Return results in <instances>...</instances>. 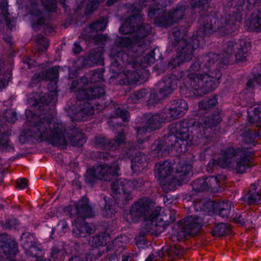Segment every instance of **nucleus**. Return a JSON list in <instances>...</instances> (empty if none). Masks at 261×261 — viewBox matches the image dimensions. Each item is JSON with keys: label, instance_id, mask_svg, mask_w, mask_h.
I'll return each instance as SVG.
<instances>
[{"label": "nucleus", "instance_id": "nucleus-1", "mask_svg": "<svg viewBox=\"0 0 261 261\" xmlns=\"http://www.w3.org/2000/svg\"><path fill=\"white\" fill-rule=\"evenodd\" d=\"M203 67L199 65V62L194 63L190 68L188 74L189 80L185 85L186 88L189 90L201 91V93H206L214 90L219 83L220 74L216 77L208 74H201Z\"/></svg>", "mask_w": 261, "mask_h": 261}, {"label": "nucleus", "instance_id": "nucleus-2", "mask_svg": "<svg viewBox=\"0 0 261 261\" xmlns=\"http://www.w3.org/2000/svg\"><path fill=\"white\" fill-rule=\"evenodd\" d=\"M188 105L184 100H178L172 103L170 109L165 110V114L162 118L158 114L147 116V126L146 130L159 129L161 127V123L163 121H170L172 119L179 118L184 115L188 109Z\"/></svg>", "mask_w": 261, "mask_h": 261}, {"label": "nucleus", "instance_id": "nucleus-3", "mask_svg": "<svg viewBox=\"0 0 261 261\" xmlns=\"http://www.w3.org/2000/svg\"><path fill=\"white\" fill-rule=\"evenodd\" d=\"M248 162L244 153L230 148L223 154L218 164L222 168H233L237 172L242 173L245 172Z\"/></svg>", "mask_w": 261, "mask_h": 261}, {"label": "nucleus", "instance_id": "nucleus-4", "mask_svg": "<svg viewBox=\"0 0 261 261\" xmlns=\"http://www.w3.org/2000/svg\"><path fill=\"white\" fill-rule=\"evenodd\" d=\"M188 128L187 123L179 122L171 124L169 127V140L174 142L171 144L172 149L176 150L179 153L184 152L182 150L187 144V139L189 138Z\"/></svg>", "mask_w": 261, "mask_h": 261}, {"label": "nucleus", "instance_id": "nucleus-5", "mask_svg": "<svg viewBox=\"0 0 261 261\" xmlns=\"http://www.w3.org/2000/svg\"><path fill=\"white\" fill-rule=\"evenodd\" d=\"M201 222L199 218L192 216L187 218L184 221L175 225L171 232V239L173 241H178L187 234L193 233V230H198Z\"/></svg>", "mask_w": 261, "mask_h": 261}, {"label": "nucleus", "instance_id": "nucleus-6", "mask_svg": "<svg viewBox=\"0 0 261 261\" xmlns=\"http://www.w3.org/2000/svg\"><path fill=\"white\" fill-rule=\"evenodd\" d=\"M118 166L115 164L113 166L101 165L89 169L86 172V179L88 182H93L95 179L110 180L117 174Z\"/></svg>", "mask_w": 261, "mask_h": 261}, {"label": "nucleus", "instance_id": "nucleus-7", "mask_svg": "<svg viewBox=\"0 0 261 261\" xmlns=\"http://www.w3.org/2000/svg\"><path fill=\"white\" fill-rule=\"evenodd\" d=\"M43 124L48 125L49 130L47 131L48 136L47 139L53 144L63 145L68 142L64 133V125L62 123H56L54 119L50 121L45 120L43 121Z\"/></svg>", "mask_w": 261, "mask_h": 261}, {"label": "nucleus", "instance_id": "nucleus-8", "mask_svg": "<svg viewBox=\"0 0 261 261\" xmlns=\"http://www.w3.org/2000/svg\"><path fill=\"white\" fill-rule=\"evenodd\" d=\"M127 27V23L125 22L119 29L120 32L122 33L130 34L128 37H126L121 39L120 45L122 46L127 47L132 43L139 44L140 45L141 40L150 30V26L148 25L146 26V30H145L144 27L143 26L140 27L135 31L134 29L133 30L132 28L128 29Z\"/></svg>", "mask_w": 261, "mask_h": 261}, {"label": "nucleus", "instance_id": "nucleus-9", "mask_svg": "<svg viewBox=\"0 0 261 261\" xmlns=\"http://www.w3.org/2000/svg\"><path fill=\"white\" fill-rule=\"evenodd\" d=\"M251 48V43L247 39L228 43L225 48L226 56L233 54L238 61H243L248 55Z\"/></svg>", "mask_w": 261, "mask_h": 261}, {"label": "nucleus", "instance_id": "nucleus-10", "mask_svg": "<svg viewBox=\"0 0 261 261\" xmlns=\"http://www.w3.org/2000/svg\"><path fill=\"white\" fill-rule=\"evenodd\" d=\"M160 210V208L156 209L144 222L145 229L156 234L161 233L167 225L161 215L158 213Z\"/></svg>", "mask_w": 261, "mask_h": 261}, {"label": "nucleus", "instance_id": "nucleus-11", "mask_svg": "<svg viewBox=\"0 0 261 261\" xmlns=\"http://www.w3.org/2000/svg\"><path fill=\"white\" fill-rule=\"evenodd\" d=\"M152 206L153 202L149 199L147 198L141 199L133 205L130 211V218H127V220L132 221L136 220L138 217L144 215L146 212L150 210Z\"/></svg>", "mask_w": 261, "mask_h": 261}, {"label": "nucleus", "instance_id": "nucleus-12", "mask_svg": "<svg viewBox=\"0 0 261 261\" xmlns=\"http://www.w3.org/2000/svg\"><path fill=\"white\" fill-rule=\"evenodd\" d=\"M245 27L251 31H261V10L251 14L245 21Z\"/></svg>", "mask_w": 261, "mask_h": 261}, {"label": "nucleus", "instance_id": "nucleus-13", "mask_svg": "<svg viewBox=\"0 0 261 261\" xmlns=\"http://www.w3.org/2000/svg\"><path fill=\"white\" fill-rule=\"evenodd\" d=\"M155 171L156 177L163 178L167 182L170 179L169 175L171 172V164L169 162H165L162 164H157L155 166Z\"/></svg>", "mask_w": 261, "mask_h": 261}, {"label": "nucleus", "instance_id": "nucleus-14", "mask_svg": "<svg viewBox=\"0 0 261 261\" xmlns=\"http://www.w3.org/2000/svg\"><path fill=\"white\" fill-rule=\"evenodd\" d=\"M178 81L175 76L167 79L164 82H161L160 86L161 88V93L163 96L170 94L173 90L176 87Z\"/></svg>", "mask_w": 261, "mask_h": 261}, {"label": "nucleus", "instance_id": "nucleus-15", "mask_svg": "<svg viewBox=\"0 0 261 261\" xmlns=\"http://www.w3.org/2000/svg\"><path fill=\"white\" fill-rule=\"evenodd\" d=\"M76 214L82 217H90L91 216V208L88 205V201L86 198L80 200L75 207Z\"/></svg>", "mask_w": 261, "mask_h": 261}, {"label": "nucleus", "instance_id": "nucleus-16", "mask_svg": "<svg viewBox=\"0 0 261 261\" xmlns=\"http://www.w3.org/2000/svg\"><path fill=\"white\" fill-rule=\"evenodd\" d=\"M104 93V90L102 88L96 87L88 90H84L79 92L78 97L80 99H93L99 97Z\"/></svg>", "mask_w": 261, "mask_h": 261}, {"label": "nucleus", "instance_id": "nucleus-17", "mask_svg": "<svg viewBox=\"0 0 261 261\" xmlns=\"http://www.w3.org/2000/svg\"><path fill=\"white\" fill-rule=\"evenodd\" d=\"M146 158L145 154L138 153L132 161V168L135 172L141 171L145 166Z\"/></svg>", "mask_w": 261, "mask_h": 261}, {"label": "nucleus", "instance_id": "nucleus-18", "mask_svg": "<svg viewBox=\"0 0 261 261\" xmlns=\"http://www.w3.org/2000/svg\"><path fill=\"white\" fill-rule=\"evenodd\" d=\"M132 185L133 184L130 181H127L124 179H120L112 184V188L114 191L117 193L125 194L126 193V191L129 188H135V187H131Z\"/></svg>", "mask_w": 261, "mask_h": 261}, {"label": "nucleus", "instance_id": "nucleus-19", "mask_svg": "<svg viewBox=\"0 0 261 261\" xmlns=\"http://www.w3.org/2000/svg\"><path fill=\"white\" fill-rule=\"evenodd\" d=\"M50 74H51L53 75V77L51 79V82L54 84V87H53V91L51 92L50 96H48V99L46 101L47 104H54L56 101L57 97V92L55 91L56 89V83H57V80L58 79V68L56 67H55L51 69V70L49 71Z\"/></svg>", "mask_w": 261, "mask_h": 261}, {"label": "nucleus", "instance_id": "nucleus-20", "mask_svg": "<svg viewBox=\"0 0 261 261\" xmlns=\"http://www.w3.org/2000/svg\"><path fill=\"white\" fill-rule=\"evenodd\" d=\"M192 53L190 51L189 53H186L185 49H183V52L177 58L174 59L169 64V65L175 68L176 66L179 65L180 63L184 61H188L191 59Z\"/></svg>", "mask_w": 261, "mask_h": 261}, {"label": "nucleus", "instance_id": "nucleus-21", "mask_svg": "<svg viewBox=\"0 0 261 261\" xmlns=\"http://www.w3.org/2000/svg\"><path fill=\"white\" fill-rule=\"evenodd\" d=\"M258 184H254L251 185L249 194L247 196L248 201L249 203L258 202L261 200V196L259 193L255 192L257 189Z\"/></svg>", "mask_w": 261, "mask_h": 261}, {"label": "nucleus", "instance_id": "nucleus-22", "mask_svg": "<svg viewBox=\"0 0 261 261\" xmlns=\"http://www.w3.org/2000/svg\"><path fill=\"white\" fill-rule=\"evenodd\" d=\"M220 209V215L223 218H226L230 215V210L232 206V203L230 201H222L219 203Z\"/></svg>", "mask_w": 261, "mask_h": 261}, {"label": "nucleus", "instance_id": "nucleus-23", "mask_svg": "<svg viewBox=\"0 0 261 261\" xmlns=\"http://www.w3.org/2000/svg\"><path fill=\"white\" fill-rule=\"evenodd\" d=\"M229 228L224 223H220L216 225L213 230V234L215 236H222L229 232Z\"/></svg>", "mask_w": 261, "mask_h": 261}, {"label": "nucleus", "instance_id": "nucleus-24", "mask_svg": "<svg viewBox=\"0 0 261 261\" xmlns=\"http://www.w3.org/2000/svg\"><path fill=\"white\" fill-rule=\"evenodd\" d=\"M92 229L87 223H84L80 228L74 229V233L80 237H85L91 233Z\"/></svg>", "mask_w": 261, "mask_h": 261}, {"label": "nucleus", "instance_id": "nucleus-25", "mask_svg": "<svg viewBox=\"0 0 261 261\" xmlns=\"http://www.w3.org/2000/svg\"><path fill=\"white\" fill-rule=\"evenodd\" d=\"M150 149L153 156H160L162 155L163 148L162 147V144L159 141L155 142L151 146Z\"/></svg>", "mask_w": 261, "mask_h": 261}, {"label": "nucleus", "instance_id": "nucleus-26", "mask_svg": "<svg viewBox=\"0 0 261 261\" xmlns=\"http://www.w3.org/2000/svg\"><path fill=\"white\" fill-rule=\"evenodd\" d=\"M106 241L103 236H98L93 237L89 241V244L93 247H97L103 245Z\"/></svg>", "mask_w": 261, "mask_h": 261}, {"label": "nucleus", "instance_id": "nucleus-27", "mask_svg": "<svg viewBox=\"0 0 261 261\" xmlns=\"http://www.w3.org/2000/svg\"><path fill=\"white\" fill-rule=\"evenodd\" d=\"M107 24V20L105 18H102L100 19L99 21L95 22L92 25V29L96 31H102L106 28Z\"/></svg>", "mask_w": 261, "mask_h": 261}, {"label": "nucleus", "instance_id": "nucleus-28", "mask_svg": "<svg viewBox=\"0 0 261 261\" xmlns=\"http://www.w3.org/2000/svg\"><path fill=\"white\" fill-rule=\"evenodd\" d=\"M8 11H7V4L6 0H3L0 7V17H2V20L5 21H8Z\"/></svg>", "mask_w": 261, "mask_h": 261}, {"label": "nucleus", "instance_id": "nucleus-29", "mask_svg": "<svg viewBox=\"0 0 261 261\" xmlns=\"http://www.w3.org/2000/svg\"><path fill=\"white\" fill-rule=\"evenodd\" d=\"M254 83L261 86V74L255 75L253 80H249L247 84V89H251L254 87Z\"/></svg>", "mask_w": 261, "mask_h": 261}, {"label": "nucleus", "instance_id": "nucleus-30", "mask_svg": "<svg viewBox=\"0 0 261 261\" xmlns=\"http://www.w3.org/2000/svg\"><path fill=\"white\" fill-rule=\"evenodd\" d=\"M42 3L49 11L54 10L56 7L54 0H42Z\"/></svg>", "mask_w": 261, "mask_h": 261}, {"label": "nucleus", "instance_id": "nucleus-31", "mask_svg": "<svg viewBox=\"0 0 261 261\" xmlns=\"http://www.w3.org/2000/svg\"><path fill=\"white\" fill-rule=\"evenodd\" d=\"M11 79V75H7L3 80L0 81V90H3L8 85V83Z\"/></svg>", "mask_w": 261, "mask_h": 261}, {"label": "nucleus", "instance_id": "nucleus-32", "mask_svg": "<svg viewBox=\"0 0 261 261\" xmlns=\"http://www.w3.org/2000/svg\"><path fill=\"white\" fill-rule=\"evenodd\" d=\"M192 170V166L191 165H186L185 166L180 167V169H178L177 172L183 173L184 175H187L189 173L190 171Z\"/></svg>", "mask_w": 261, "mask_h": 261}, {"label": "nucleus", "instance_id": "nucleus-33", "mask_svg": "<svg viewBox=\"0 0 261 261\" xmlns=\"http://www.w3.org/2000/svg\"><path fill=\"white\" fill-rule=\"evenodd\" d=\"M28 186V181L25 178H20L17 180V187L20 189H23Z\"/></svg>", "mask_w": 261, "mask_h": 261}, {"label": "nucleus", "instance_id": "nucleus-34", "mask_svg": "<svg viewBox=\"0 0 261 261\" xmlns=\"http://www.w3.org/2000/svg\"><path fill=\"white\" fill-rule=\"evenodd\" d=\"M208 3V0H192L193 7H200L205 6Z\"/></svg>", "mask_w": 261, "mask_h": 261}, {"label": "nucleus", "instance_id": "nucleus-35", "mask_svg": "<svg viewBox=\"0 0 261 261\" xmlns=\"http://www.w3.org/2000/svg\"><path fill=\"white\" fill-rule=\"evenodd\" d=\"M117 113L123 119V121H126L128 118V112L126 111H122L120 109L117 110Z\"/></svg>", "mask_w": 261, "mask_h": 261}, {"label": "nucleus", "instance_id": "nucleus-36", "mask_svg": "<svg viewBox=\"0 0 261 261\" xmlns=\"http://www.w3.org/2000/svg\"><path fill=\"white\" fill-rule=\"evenodd\" d=\"M124 140V136L122 134H120L118 135L116 138V139L114 141L117 144L122 143L123 142Z\"/></svg>", "mask_w": 261, "mask_h": 261}, {"label": "nucleus", "instance_id": "nucleus-37", "mask_svg": "<svg viewBox=\"0 0 261 261\" xmlns=\"http://www.w3.org/2000/svg\"><path fill=\"white\" fill-rule=\"evenodd\" d=\"M138 75L135 72H132L130 74V83H134L138 80Z\"/></svg>", "mask_w": 261, "mask_h": 261}, {"label": "nucleus", "instance_id": "nucleus-38", "mask_svg": "<svg viewBox=\"0 0 261 261\" xmlns=\"http://www.w3.org/2000/svg\"><path fill=\"white\" fill-rule=\"evenodd\" d=\"M213 27H212L211 25L206 24L204 27V32L205 34H208L212 33Z\"/></svg>", "mask_w": 261, "mask_h": 261}, {"label": "nucleus", "instance_id": "nucleus-39", "mask_svg": "<svg viewBox=\"0 0 261 261\" xmlns=\"http://www.w3.org/2000/svg\"><path fill=\"white\" fill-rule=\"evenodd\" d=\"M105 209H106V211H107L108 210H109V212L108 213H107V214H106V215L108 217H111V215L112 214H113V212H114V210L113 209H111L109 207V206L107 204L106 206H105Z\"/></svg>", "mask_w": 261, "mask_h": 261}, {"label": "nucleus", "instance_id": "nucleus-40", "mask_svg": "<svg viewBox=\"0 0 261 261\" xmlns=\"http://www.w3.org/2000/svg\"><path fill=\"white\" fill-rule=\"evenodd\" d=\"M217 103V100L215 97H213L212 99H210L208 101H207V105L208 106H215Z\"/></svg>", "mask_w": 261, "mask_h": 261}, {"label": "nucleus", "instance_id": "nucleus-41", "mask_svg": "<svg viewBox=\"0 0 261 261\" xmlns=\"http://www.w3.org/2000/svg\"><path fill=\"white\" fill-rule=\"evenodd\" d=\"M81 50V47L78 44L75 43L74 44V47L73 48V50L75 53H79L80 52Z\"/></svg>", "mask_w": 261, "mask_h": 261}, {"label": "nucleus", "instance_id": "nucleus-42", "mask_svg": "<svg viewBox=\"0 0 261 261\" xmlns=\"http://www.w3.org/2000/svg\"><path fill=\"white\" fill-rule=\"evenodd\" d=\"M155 59L154 57L152 56V55H149V57L148 58L147 60L146 61V63L147 64H150L154 62Z\"/></svg>", "mask_w": 261, "mask_h": 261}, {"label": "nucleus", "instance_id": "nucleus-43", "mask_svg": "<svg viewBox=\"0 0 261 261\" xmlns=\"http://www.w3.org/2000/svg\"><path fill=\"white\" fill-rule=\"evenodd\" d=\"M108 39V37L106 35L100 36L99 37V42L102 44L103 42H106Z\"/></svg>", "mask_w": 261, "mask_h": 261}, {"label": "nucleus", "instance_id": "nucleus-44", "mask_svg": "<svg viewBox=\"0 0 261 261\" xmlns=\"http://www.w3.org/2000/svg\"><path fill=\"white\" fill-rule=\"evenodd\" d=\"M254 110L255 114H257L258 113H261V106H257V107L254 108Z\"/></svg>", "mask_w": 261, "mask_h": 261}, {"label": "nucleus", "instance_id": "nucleus-45", "mask_svg": "<svg viewBox=\"0 0 261 261\" xmlns=\"http://www.w3.org/2000/svg\"><path fill=\"white\" fill-rule=\"evenodd\" d=\"M178 184H179V182L176 179H172V181L169 183V185L170 186H172V185L173 186H176V185H178Z\"/></svg>", "mask_w": 261, "mask_h": 261}, {"label": "nucleus", "instance_id": "nucleus-46", "mask_svg": "<svg viewBox=\"0 0 261 261\" xmlns=\"http://www.w3.org/2000/svg\"><path fill=\"white\" fill-rule=\"evenodd\" d=\"M67 226V224L65 222H60L58 224L59 227H61L63 229L65 228Z\"/></svg>", "mask_w": 261, "mask_h": 261}, {"label": "nucleus", "instance_id": "nucleus-47", "mask_svg": "<svg viewBox=\"0 0 261 261\" xmlns=\"http://www.w3.org/2000/svg\"><path fill=\"white\" fill-rule=\"evenodd\" d=\"M42 42L44 43V44H42L43 47L44 48H46L48 46V39L46 38H43Z\"/></svg>", "mask_w": 261, "mask_h": 261}, {"label": "nucleus", "instance_id": "nucleus-48", "mask_svg": "<svg viewBox=\"0 0 261 261\" xmlns=\"http://www.w3.org/2000/svg\"><path fill=\"white\" fill-rule=\"evenodd\" d=\"M154 255L153 254H150L148 258L145 260V261H155L154 259Z\"/></svg>", "mask_w": 261, "mask_h": 261}, {"label": "nucleus", "instance_id": "nucleus-49", "mask_svg": "<svg viewBox=\"0 0 261 261\" xmlns=\"http://www.w3.org/2000/svg\"><path fill=\"white\" fill-rule=\"evenodd\" d=\"M25 234H23V236L21 237V242H22V243L24 246V247L26 248L27 247V245H25V243L27 242V241H25Z\"/></svg>", "mask_w": 261, "mask_h": 261}, {"label": "nucleus", "instance_id": "nucleus-50", "mask_svg": "<svg viewBox=\"0 0 261 261\" xmlns=\"http://www.w3.org/2000/svg\"><path fill=\"white\" fill-rule=\"evenodd\" d=\"M69 261H81V260L80 257L75 256L71 258Z\"/></svg>", "mask_w": 261, "mask_h": 261}, {"label": "nucleus", "instance_id": "nucleus-51", "mask_svg": "<svg viewBox=\"0 0 261 261\" xmlns=\"http://www.w3.org/2000/svg\"><path fill=\"white\" fill-rule=\"evenodd\" d=\"M200 108H204L205 109V101L202 102L199 104V106Z\"/></svg>", "mask_w": 261, "mask_h": 261}, {"label": "nucleus", "instance_id": "nucleus-52", "mask_svg": "<svg viewBox=\"0 0 261 261\" xmlns=\"http://www.w3.org/2000/svg\"><path fill=\"white\" fill-rule=\"evenodd\" d=\"M144 132V129H138L137 130V133H138V135H141L142 133Z\"/></svg>", "mask_w": 261, "mask_h": 261}, {"label": "nucleus", "instance_id": "nucleus-53", "mask_svg": "<svg viewBox=\"0 0 261 261\" xmlns=\"http://www.w3.org/2000/svg\"><path fill=\"white\" fill-rule=\"evenodd\" d=\"M37 261H50L49 259H46L43 258V257H40L37 259Z\"/></svg>", "mask_w": 261, "mask_h": 261}, {"label": "nucleus", "instance_id": "nucleus-54", "mask_svg": "<svg viewBox=\"0 0 261 261\" xmlns=\"http://www.w3.org/2000/svg\"><path fill=\"white\" fill-rule=\"evenodd\" d=\"M191 48H194V47H193V46H192V45H191V44H188V45H187V49H186V50H189V49H191Z\"/></svg>", "mask_w": 261, "mask_h": 261}, {"label": "nucleus", "instance_id": "nucleus-55", "mask_svg": "<svg viewBox=\"0 0 261 261\" xmlns=\"http://www.w3.org/2000/svg\"><path fill=\"white\" fill-rule=\"evenodd\" d=\"M92 5V4H90V5H89L88 6V8H90V11H93V10H94V9H93V8H92V6H91Z\"/></svg>", "mask_w": 261, "mask_h": 261}, {"label": "nucleus", "instance_id": "nucleus-56", "mask_svg": "<svg viewBox=\"0 0 261 261\" xmlns=\"http://www.w3.org/2000/svg\"><path fill=\"white\" fill-rule=\"evenodd\" d=\"M7 237V235L6 234H2L1 236H0V240L2 241L3 237Z\"/></svg>", "mask_w": 261, "mask_h": 261}, {"label": "nucleus", "instance_id": "nucleus-57", "mask_svg": "<svg viewBox=\"0 0 261 261\" xmlns=\"http://www.w3.org/2000/svg\"><path fill=\"white\" fill-rule=\"evenodd\" d=\"M122 261H127V257H124L122 259Z\"/></svg>", "mask_w": 261, "mask_h": 261}, {"label": "nucleus", "instance_id": "nucleus-58", "mask_svg": "<svg viewBox=\"0 0 261 261\" xmlns=\"http://www.w3.org/2000/svg\"><path fill=\"white\" fill-rule=\"evenodd\" d=\"M136 96L137 97V98H140L141 96L140 95V93H138L136 95Z\"/></svg>", "mask_w": 261, "mask_h": 261}, {"label": "nucleus", "instance_id": "nucleus-59", "mask_svg": "<svg viewBox=\"0 0 261 261\" xmlns=\"http://www.w3.org/2000/svg\"><path fill=\"white\" fill-rule=\"evenodd\" d=\"M88 258H89V257H88V256H87V257H86V260H87V261H93V260H92V259H91L90 260H88Z\"/></svg>", "mask_w": 261, "mask_h": 261}, {"label": "nucleus", "instance_id": "nucleus-60", "mask_svg": "<svg viewBox=\"0 0 261 261\" xmlns=\"http://www.w3.org/2000/svg\"><path fill=\"white\" fill-rule=\"evenodd\" d=\"M115 243H117V242H119V240L118 239H117V240H115Z\"/></svg>", "mask_w": 261, "mask_h": 261}, {"label": "nucleus", "instance_id": "nucleus-61", "mask_svg": "<svg viewBox=\"0 0 261 261\" xmlns=\"http://www.w3.org/2000/svg\"><path fill=\"white\" fill-rule=\"evenodd\" d=\"M112 4V3H110V1H109V2H108V4H109V5H111Z\"/></svg>", "mask_w": 261, "mask_h": 261}, {"label": "nucleus", "instance_id": "nucleus-62", "mask_svg": "<svg viewBox=\"0 0 261 261\" xmlns=\"http://www.w3.org/2000/svg\"><path fill=\"white\" fill-rule=\"evenodd\" d=\"M38 23H39V24H40L42 23V22H41V21H39V22H38Z\"/></svg>", "mask_w": 261, "mask_h": 261}, {"label": "nucleus", "instance_id": "nucleus-63", "mask_svg": "<svg viewBox=\"0 0 261 261\" xmlns=\"http://www.w3.org/2000/svg\"><path fill=\"white\" fill-rule=\"evenodd\" d=\"M249 1V2L250 3H251V2L253 1V0H248Z\"/></svg>", "mask_w": 261, "mask_h": 261}, {"label": "nucleus", "instance_id": "nucleus-64", "mask_svg": "<svg viewBox=\"0 0 261 261\" xmlns=\"http://www.w3.org/2000/svg\"><path fill=\"white\" fill-rule=\"evenodd\" d=\"M31 249L34 248L32 246L30 247Z\"/></svg>", "mask_w": 261, "mask_h": 261}]
</instances>
